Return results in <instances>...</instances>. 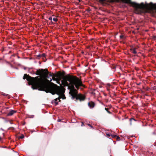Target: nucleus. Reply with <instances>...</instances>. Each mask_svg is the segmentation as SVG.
<instances>
[{
    "label": "nucleus",
    "instance_id": "nucleus-11",
    "mask_svg": "<svg viewBox=\"0 0 156 156\" xmlns=\"http://www.w3.org/2000/svg\"><path fill=\"white\" fill-rule=\"evenodd\" d=\"M106 135L108 136H112V135L111 134H110L109 133H107Z\"/></svg>",
    "mask_w": 156,
    "mask_h": 156
},
{
    "label": "nucleus",
    "instance_id": "nucleus-12",
    "mask_svg": "<svg viewBox=\"0 0 156 156\" xmlns=\"http://www.w3.org/2000/svg\"><path fill=\"white\" fill-rule=\"evenodd\" d=\"M120 38L121 39H122L124 37V36L123 35H121L120 36Z\"/></svg>",
    "mask_w": 156,
    "mask_h": 156
},
{
    "label": "nucleus",
    "instance_id": "nucleus-15",
    "mask_svg": "<svg viewBox=\"0 0 156 156\" xmlns=\"http://www.w3.org/2000/svg\"><path fill=\"white\" fill-rule=\"evenodd\" d=\"M106 0H99V1L100 2H103L104 1H106Z\"/></svg>",
    "mask_w": 156,
    "mask_h": 156
},
{
    "label": "nucleus",
    "instance_id": "nucleus-4",
    "mask_svg": "<svg viewBox=\"0 0 156 156\" xmlns=\"http://www.w3.org/2000/svg\"><path fill=\"white\" fill-rule=\"evenodd\" d=\"M49 76L51 77H52L50 78L49 81H51L52 80H56L58 83L61 79V75L60 74L55 75L53 73H50Z\"/></svg>",
    "mask_w": 156,
    "mask_h": 156
},
{
    "label": "nucleus",
    "instance_id": "nucleus-5",
    "mask_svg": "<svg viewBox=\"0 0 156 156\" xmlns=\"http://www.w3.org/2000/svg\"><path fill=\"white\" fill-rule=\"evenodd\" d=\"M16 112V111L13 110H11V111H10L9 112L8 114L7 115L8 116H11Z\"/></svg>",
    "mask_w": 156,
    "mask_h": 156
},
{
    "label": "nucleus",
    "instance_id": "nucleus-21",
    "mask_svg": "<svg viewBox=\"0 0 156 156\" xmlns=\"http://www.w3.org/2000/svg\"><path fill=\"white\" fill-rule=\"evenodd\" d=\"M107 112L109 113H110V112L108 111V110L107 111Z\"/></svg>",
    "mask_w": 156,
    "mask_h": 156
},
{
    "label": "nucleus",
    "instance_id": "nucleus-2",
    "mask_svg": "<svg viewBox=\"0 0 156 156\" xmlns=\"http://www.w3.org/2000/svg\"><path fill=\"white\" fill-rule=\"evenodd\" d=\"M62 84L65 86H68V89L70 90L69 93L73 98H76L80 101L84 99V97L80 94H77L76 90L74 86L78 89L79 87L83 86L81 80L76 76L70 75L66 76L62 81Z\"/></svg>",
    "mask_w": 156,
    "mask_h": 156
},
{
    "label": "nucleus",
    "instance_id": "nucleus-6",
    "mask_svg": "<svg viewBox=\"0 0 156 156\" xmlns=\"http://www.w3.org/2000/svg\"><path fill=\"white\" fill-rule=\"evenodd\" d=\"M88 105L90 108H93L94 106V104L92 102H90L88 103Z\"/></svg>",
    "mask_w": 156,
    "mask_h": 156
},
{
    "label": "nucleus",
    "instance_id": "nucleus-18",
    "mask_svg": "<svg viewBox=\"0 0 156 156\" xmlns=\"http://www.w3.org/2000/svg\"><path fill=\"white\" fill-rule=\"evenodd\" d=\"M88 125L90 127H91V128H92V126H91L89 124H88Z\"/></svg>",
    "mask_w": 156,
    "mask_h": 156
},
{
    "label": "nucleus",
    "instance_id": "nucleus-10",
    "mask_svg": "<svg viewBox=\"0 0 156 156\" xmlns=\"http://www.w3.org/2000/svg\"><path fill=\"white\" fill-rule=\"evenodd\" d=\"M19 138L20 139H23L24 138V136L23 135H22L20 136Z\"/></svg>",
    "mask_w": 156,
    "mask_h": 156
},
{
    "label": "nucleus",
    "instance_id": "nucleus-19",
    "mask_svg": "<svg viewBox=\"0 0 156 156\" xmlns=\"http://www.w3.org/2000/svg\"><path fill=\"white\" fill-rule=\"evenodd\" d=\"M112 135V137H115V136H116V135Z\"/></svg>",
    "mask_w": 156,
    "mask_h": 156
},
{
    "label": "nucleus",
    "instance_id": "nucleus-13",
    "mask_svg": "<svg viewBox=\"0 0 156 156\" xmlns=\"http://www.w3.org/2000/svg\"><path fill=\"white\" fill-rule=\"evenodd\" d=\"M41 57H45V54L44 53L42 54L41 55Z\"/></svg>",
    "mask_w": 156,
    "mask_h": 156
},
{
    "label": "nucleus",
    "instance_id": "nucleus-22",
    "mask_svg": "<svg viewBox=\"0 0 156 156\" xmlns=\"http://www.w3.org/2000/svg\"><path fill=\"white\" fill-rule=\"evenodd\" d=\"M82 125H81V126H83V122H82Z\"/></svg>",
    "mask_w": 156,
    "mask_h": 156
},
{
    "label": "nucleus",
    "instance_id": "nucleus-17",
    "mask_svg": "<svg viewBox=\"0 0 156 156\" xmlns=\"http://www.w3.org/2000/svg\"><path fill=\"white\" fill-rule=\"evenodd\" d=\"M37 56L38 57H41V55L39 54V55H37Z\"/></svg>",
    "mask_w": 156,
    "mask_h": 156
},
{
    "label": "nucleus",
    "instance_id": "nucleus-23",
    "mask_svg": "<svg viewBox=\"0 0 156 156\" xmlns=\"http://www.w3.org/2000/svg\"><path fill=\"white\" fill-rule=\"evenodd\" d=\"M79 2H80L81 1L80 0H78Z\"/></svg>",
    "mask_w": 156,
    "mask_h": 156
},
{
    "label": "nucleus",
    "instance_id": "nucleus-14",
    "mask_svg": "<svg viewBox=\"0 0 156 156\" xmlns=\"http://www.w3.org/2000/svg\"><path fill=\"white\" fill-rule=\"evenodd\" d=\"M27 76V74H24V76L23 77V79H25V77H26Z\"/></svg>",
    "mask_w": 156,
    "mask_h": 156
},
{
    "label": "nucleus",
    "instance_id": "nucleus-1",
    "mask_svg": "<svg viewBox=\"0 0 156 156\" xmlns=\"http://www.w3.org/2000/svg\"><path fill=\"white\" fill-rule=\"evenodd\" d=\"M37 72L38 75L41 76V77L39 78L38 76L35 78L30 77L28 79V81L31 85L32 88L33 89L39 88V90L44 91L47 92H49L52 94H56L59 95L60 98L58 97L55 100V103L56 105L58 104V102L57 101L59 100L58 101H59L60 98L65 99L66 97L64 94V88L60 87L55 84L51 86L46 83V77L48 73L47 69H39L37 71Z\"/></svg>",
    "mask_w": 156,
    "mask_h": 156
},
{
    "label": "nucleus",
    "instance_id": "nucleus-7",
    "mask_svg": "<svg viewBox=\"0 0 156 156\" xmlns=\"http://www.w3.org/2000/svg\"><path fill=\"white\" fill-rule=\"evenodd\" d=\"M47 77H46V80H47L46 81V83L48 84V82H50V81H49L50 80V78H51L52 77H51L49 76V73L47 74Z\"/></svg>",
    "mask_w": 156,
    "mask_h": 156
},
{
    "label": "nucleus",
    "instance_id": "nucleus-24",
    "mask_svg": "<svg viewBox=\"0 0 156 156\" xmlns=\"http://www.w3.org/2000/svg\"><path fill=\"white\" fill-rule=\"evenodd\" d=\"M119 137H117V139H119Z\"/></svg>",
    "mask_w": 156,
    "mask_h": 156
},
{
    "label": "nucleus",
    "instance_id": "nucleus-9",
    "mask_svg": "<svg viewBox=\"0 0 156 156\" xmlns=\"http://www.w3.org/2000/svg\"><path fill=\"white\" fill-rule=\"evenodd\" d=\"M52 19L55 22H56L57 21V19L56 18H53Z\"/></svg>",
    "mask_w": 156,
    "mask_h": 156
},
{
    "label": "nucleus",
    "instance_id": "nucleus-3",
    "mask_svg": "<svg viewBox=\"0 0 156 156\" xmlns=\"http://www.w3.org/2000/svg\"><path fill=\"white\" fill-rule=\"evenodd\" d=\"M119 0H111V2H118ZM124 2L129 3L135 8V12L137 14H141L144 12V9H156V4H153L151 2L150 4L141 3L139 4L135 2H130V0H122Z\"/></svg>",
    "mask_w": 156,
    "mask_h": 156
},
{
    "label": "nucleus",
    "instance_id": "nucleus-20",
    "mask_svg": "<svg viewBox=\"0 0 156 156\" xmlns=\"http://www.w3.org/2000/svg\"><path fill=\"white\" fill-rule=\"evenodd\" d=\"M105 109L107 111L108 110V108H105Z\"/></svg>",
    "mask_w": 156,
    "mask_h": 156
},
{
    "label": "nucleus",
    "instance_id": "nucleus-8",
    "mask_svg": "<svg viewBox=\"0 0 156 156\" xmlns=\"http://www.w3.org/2000/svg\"><path fill=\"white\" fill-rule=\"evenodd\" d=\"M131 51V52L135 54H136L137 53V52L136 51V49L135 48H132L130 49Z\"/></svg>",
    "mask_w": 156,
    "mask_h": 156
},
{
    "label": "nucleus",
    "instance_id": "nucleus-16",
    "mask_svg": "<svg viewBox=\"0 0 156 156\" xmlns=\"http://www.w3.org/2000/svg\"><path fill=\"white\" fill-rule=\"evenodd\" d=\"M53 19L51 17H50L49 18V20H51Z\"/></svg>",
    "mask_w": 156,
    "mask_h": 156
},
{
    "label": "nucleus",
    "instance_id": "nucleus-25",
    "mask_svg": "<svg viewBox=\"0 0 156 156\" xmlns=\"http://www.w3.org/2000/svg\"><path fill=\"white\" fill-rule=\"evenodd\" d=\"M1 137H0V140H1Z\"/></svg>",
    "mask_w": 156,
    "mask_h": 156
}]
</instances>
